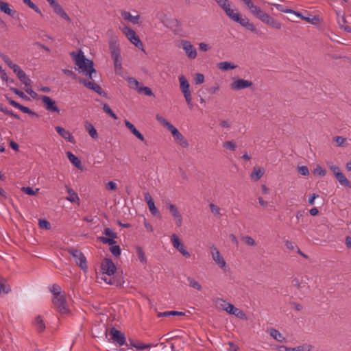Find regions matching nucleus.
<instances>
[{
	"instance_id": "nucleus-1",
	"label": "nucleus",
	"mask_w": 351,
	"mask_h": 351,
	"mask_svg": "<svg viewBox=\"0 0 351 351\" xmlns=\"http://www.w3.org/2000/svg\"><path fill=\"white\" fill-rule=\"evenodd\" d=\"M70 55L72 57L75 64L77 66V69L80 73H83L92 80L93 74L96 73L93 60L87 59L81 49H80L77 53L75 51H72Z\"/></svg>"
},
{
	"instance_id": "nucleus-2",
	"label": "nucleus",
	"mask_w": 351,
	"mask_h": 351,
	"mask_svg": "<svg viewBox=\"0 0 351 351\" xmlns=\"http://www.w3.org/2000/svg\"><path fill=\"white\" fill-rule=\"evenodd\" d=\"M109 49L111 58L114 62L115 71L122 69V58L119 45L117 39L112 38L109 40Z\"/></svg>"
},
{
	"instance_id": "nucleus-3",
	"label": "nucleus",
	"mask_w": 351,
	"mask_h": 351,
	"mask_svg": "<svg viewBox=\"0 0 351 351\" xmlns=\"http://www.w3.org/2000/svg\"><path fill=\"white\" fill-rule=\"evenodd\" d=\"M56 296H53L52 303L56 311L61 315L69 314L70 310L66 300V293H56Z\"/></svg>"
},
{
	"instance_id": "nucleus-4",
	"label": "nucleus",
	"mask_w": 351,
	"mask_h": 351,
	"mask_svg": "<svg viewBox=\"0 0 351 351\" xmlns=\"http://www.w3.org/2000/svg\"><path fill=\"white\" fill-rule=\"evenodd\" d=\"M66 250L74 258L75 263L81 268V269L86 272L87 271L88 266L86 258L84 254L80 250L73 247L67 248Z\"/></svg>"
},
{
	"instance_id": "nucleus-5",
	"label": "nucleus",
	"mask_w": 351,
	"mask_h": 351,
	"mask_svg": "<svg viewBox=\"0 0 351 351\" xmlns=\"http://www.w3.org/2000/svg\"><path fill=\"white\" fill-rule=\"evenodd\" d=\"M228 17L234 22L239 23L247 29L251 31L253 33L257 34L258 31L255 25L252 23H250V20L247 17H242L239 12L235 13L233 11L232 14H229Z\"/></svg>"
},
{
	"instance_id": "nucleus-6",
	"label": "nucleus",
	"mask_w": 351,
	"mask_h": 351,
	"mask_svg": "<svg viewBox=\"0 0 351 351\" xmlns=\"http://www.w3.org/2000/svg\"><path fill=\"white\" fill-rule=\"evenodd\" d=\"M221 302L224 303V304H221L222 308L223 310H225L227 313H228L230 315H234L238 318L246 319L247 317L245 313L239 308L235 307L233 304L226 302L225 300L222 299L217 298L215 301L216 305H218V302Z\"/></svg>"
},
{
	"instance_id": "nucleus-7",
	"label": "nucleus",
	"mask_w": 351,
	"mask_h": 351,
	"mask_svg": "<svg viewBox=\"0 0 351 351\" xmlns=\"http://www.w3.org/2000/svg\"><path fill=\"white\" fill-rule=\"evenodd\" d=\"M179 82L180 90L184 95L187 104L189 106H192L191 92L190 90V84L189 81L184 75H181L179 77Z\"/></svg>"
},
{
	"instance_id": "nucleus-8",
	"label": "nucleus",
	"mask_w": 351,
	"mask_h": 351,
	"mask_svg": "<svg viewBox=\"0 0 351 351\" xmlns=\"http://www.w3.org/2000/svg\"><path fill=\"white\" fill-rule=\"evenodd\" d=\"M109 335H110V339L114 342L118 343L119 346L125 345L128 346L129 345L126 343V338L121 331L116 329L112 327L110 328L109 331Z\"/></svg>"
},
{
	"instance_id": "nucleus-9",
	"label": "nucleus",
	"mask_w": 351,
	"mask_h": 351,
	"mask_svg": "<svg viewBox=\"0 0 351 351\" xmlns=\"http://www.w3.org/2000/svg\"><path fill=\"white\" fill-rule=\"evenodd\" d=\"M101 270L103 274L110 276L115 273L117 267L110 258H105L101 262Z\"/></svg>"
},
{
	"instance_id": "nucleus-10",
	"label": "nucleus",
	"mask_w": 351,
	"mask_h": 351,
	"mask_svg": "<svg viewBox=\"0 0 351 351\" xmlns=\"http://www.w3.org/2000/svg\"><path fill=\"white\" fill-rule=\"evenodd\" d=\"M104 234L108 237H99L98 240L100 242L104 244H108L110 245H114L117 243L114 239L117 238V234L114 232L112 229L109 228H105L104 230Z\"/></svg>"
},
{
	"instance_id": "nucleus-11",
	"label": "nucleus",
	"mask_w": 351,
	"mask_h": 351,
	"mask_svg": "<svg viewBox=\"0 0 351 351\" xmlns=\"http://www.w3.org/2000/svg\"><path fill=\"white\" fill-rule=\"evenodd\" d=\"M79 82L83 84L84 86H86V88L94 90L99 95L103 96L104 97H108L107 93L103 90V89L99 84L90 82L84 78H79Z\"/></svg>"
},
{
	"instance_id": "nucleus-12",
	"label": "nucleus",
	"mask_w": 351,
	"mask_h": 351,
	"mask_svg": "<svg viewBox=\"0 0 351 351\" xmlns=\"http://www.w3.org/2000/svg\"><path fill=\"white\" fill-rule=\"evenodd\" d=\"M171 241L172 242L173 246L178 250L184 257L189 258L190 257V253L186 250V247L181 242V240L179 237L173 234L171 237Z\"/></svg>"
},
{
	"instance_id": "nucleus-13",
	"label": "nucleus",
	"mask_w": 351,
	"mask_h": 351,
	"mask_svg": "<svg viewBox=\"0 0 351 351\" xmlns=\"http://www.w3.org/2000/svg\"><path fill=\"white\" fill-rule=\"evenodd\" d=\"M40 99H41V100L43 103V105L47 110L51 112H58V113L60 112V110H59L58 107L57 106L56 102L55 100H53L51 97L46 96V95L41 96Z\"/></svg>"
},
{
	"instance_id": "nucleus-14",
	"label": "nucleus",
	"mask_w": 351,
	"mask_h": 351,
	"mask_svg": "<svg viewBox=\"0 0 351 351\" xmlns=\"http://www.w3.org/2000/svg\"><path fill=\"white\" fill-rule=\"evenodd\" d=\"M181 44L187 57L189 59H195L197 57V50L189 40H182Z\"/></svg>"
},
{
	"instance_id": "nucleus-15",
	"label": "nucleus",
	"mask_w": 351,
	"mask_h": 351,
	"mask_svg": "<svg viewBox=\"0 0 351 351\" xmlns=\"http://www.w3.org/2000/svg\"><path fill=\"white\" fill-rule=\"evenodd\" d=\"M253 83L251 81L238 78L234 81L231 84V88L232 90H240L246 88H253Z\"/></svg>"
},
{
	"instance_id": "nucleus-16",
	"label": "nucleus",
	"mask_w": 351,
	"mask_h": 351,
	"mask_svg": "<svg viewBox=\"0 0 351 351\" xmlns=\"http://www.w3.org/2000/svg\"><path fill=\"white\" fill-rule=\"evenodd\" d=\"M0 10L14 19H19V13L14 10L10 9L9 3L7 2L0 1Z\"/></svg>"
},
{
	"instance_id": "nucleus-17",
	"label": "nucleus",
	"mask_w": 351,
	"mask_h": 351,
	"mask_svg": "<svg viewBox=\"0 0 351 351\" xmlns=\"http://www.w3.org/2000/svg\"><path fill=\"white\" fill-rule=\"evenodd\" d=\"M168 208L172 216L176 219V225L180 227L182 223V217L178 208L174 204H171L169 205Z\"/></svg>"
},
{
	"instance_id": "nucleus-18",
	"label": "nucleus",
	"mask_w": 351,
	"mask_h": 351,
	"mask_svg": "<svg viewBox=\"0 0 351 351\" xmlns=\"http://www.w3.org/2000/svg\"><path fill=\"white\" fill-rule=\"evenodd\" d=\"M211 253L213 260L219 265V266L221 268L225 267L226 263L223 258L221 256L219 250L216 247H214L212 250Z\"/></svg>"
},
{
	"instance_id": "nucleus-19",
	"label": "nucleus",
	"mask_w": 351,
	"mask_h": 351,
	"mask_svg": "<svg viewBox=\"0 0 351 351\" xmlns=\"http://www.w3.org/2000/svg\"><path fill=\"white\" fill-rule=\"evenodd\" d=\"M164 337H167V341H171V340L174 341L173 342L169 343L171 351H178V350H176V349L178 348V347L180 346V343L181 342L180 339H176L171 332H168L166 335H165L163 337H162L160 338V339H162Z\"/></svg>"
},
{
	"instance_id": "nucleus-20",
	"label": "nucleus",
	"mask_w": 351,
	"mask_h": 351,
	"mask_svg": "<svg viewBox=\"0 0 351 351\" xmlns=\"http://www.w3.org/2000/svg\"><path fill=\"white\" fill-rule=\"evenodd\" d=\"M124 123H125V125L126 126V128L130 130V131L138 138L139 139L140 141H145V138L143 136V135L138 131L136 130V128H135V126L132 123H130L129 121L128 120H125L124 121Z\"/></svg>"
},
{
	"instance_id": "nucleus-21",
	"label": "nucleus",
	"mask_w": 351,
	"mask_h": 351,
	"mask_svg": "<svg viewBox=\"0 0 351 351\" xmlns=\"http://www.w3.org/2000/svg\"><path fill=\"white\" fill-rule=\"evenodd\" d=\"M174 140L182 147H187L189 146L188 141L183 135L177 130L172 134Z\"/></svg>"
},
{
	"instance_id": "nucleus-22",
	"label": "nucleus",
	"mask_w": 351,
	"mask_h": 351,
	"mask_svg": "<svg viewBox=\"0 0 351 351\" xmlns=\"http://www.w3.org/2000/svg\"><path fill=\"white\" fill-rule=\"evenodd\" d=\"M128 341L130 342V346L131 347L135 348L138 350H142L152 347L151 344H145L138 340H134L130 338L128 339Z\"/></svg>"
},
{
	"instance_id": "nucleus-23",
	"label": "nucleus",
	"mask_w": 351,
	"mask_h": 351,
	"mask_svg": "<svg viewBox=\"0 0 351 351\" xmlns=\"http://www.w3.org/2000/svg\"><path fill=\"white\" fill-rule=\"evenodd\" d=\"M66 156L69 161L78 169L82 170L83 166L82 165V162L80 160L75 156L73 154H72L71 152H66Z\"/></svg>"
},
{
	"instance_id": "nucleus-24",
	"label": "nucleus",
	"mask_w": 351,
	"mask_h": 351,
	"mask_svg": "<svg viewBox=\"0 0 351 351\" xmlns=\"http://www.w3.org/2000/svg\"><path fill=\"white\" fill-rule=\"evenodd\" d=\"M215 1L223 10L228 16L234 11L230 9V2L229 0H215Z\"/></svg>"
},
{
	"instance_id": "nucleus-25",
	"label": "nucleus",
	"mask_w": 351,
	"mask_h": 351,
	"mask_svg": "<svg viewBox=\"0 0 351 351\" xmlns=\"http://www.w3.org/2000/svg\"><path fill=\"white\" fill-rule=\"evenodd\" d=\"M269 335L272 337L275 340L278 342H287L286 338L283 337V335L276 329L270 328L269 330Z\"/></svg>"
},
{
	"instance_id": "nucleus-26",
	"label": "nucleus",
	"mask_w": 351,
	"mask_h": 351,
	"mask_svg": "<svg viewBox=\"0 0 351 351\" xmlns=\"http://www.w3.org/2000/svg\"><path fill=\"white\" fill-rule=\"evenodd\" d=\"M121 16L125 20H128L133 24H138L140 19L139 15L132 16L129 12H122Z\"/></svg>"
},
{
	"instance_id": "nucleus-27",
	"label": "nucleus",
	"mask_w": 351,
	"mask_h": 351,
	"mask_svg": "<svg viewBox=\"0 0 351 351\" xmlns=\"http://www.w3.org/2000/svg\"><path fill=\"white\" fill-rule=\"evenodd\" d=\"M335 178L342 186L351 188V182L347 179L341 171L337 173Z\"/></svg>"
},
{
	"instance_id": "nucleus-28",
	"label": "nucleus",
	"mask_w": 351,
	"mask_h": 351,
	"mask_svg": "<svg viewBox=\"0 0 351 351\" xmlns=\"http://www.w3.org/2000/svg\"><path fill=\"white\" fill-rule=\"evenodd\" d=\"M265 170L261 167H254L253 171L251 173L252 179L257 181L264 175Z\"/></svg>"
},
{
	"instance_id": "nucleus-29",
	"label": "nucleus",
	"mask_w": 351,
	"mask_h": 351,
	"mask_svg": "<svg viewBox=\"0 0 351 351\" xmlns=\"http://www.w3.org/2000/svg\"><path fill=\"white\" fill-rule=\"evenodd\" d=\"M300 17L302 20H304L313 25H317L320 22L319 16L318 15H311L308 14V16H304L301 14V16H298Z\"/></svg>"
},
{
	"instance_id": "nucleus-30",
	"label": "nucleus",
	"mask_w": 351,
	"mask_h": 351,
	"mask_svg": "<svg viewBox=\"0 0 351 351\" xmlns=\"http://www.w3.org/2000/svg\"><path fill=\"white\" fill-rule=\"evenodd\" d=\"M67 193L69 196L66 198V200L71 202H77L80 201V198L77 193L75 192L73 189L70 187L66 186Z\"/></svg>"
},
{
	"instance_id": "nucleus-31",
	"label": "nucleus",
	"mask_w": 351,
	"mask_h": 351,
	"mask_svg": "<svg viewBox=\"0 0 351 351\" xmlns=\"http://www.w3.org/2000/svg\"><path fill=\"white\" fill-rule=\"evenodd\" d=\"M34 325L37 327V330L39 332L44 331L45 329V324L43 317L40 315H38L34 320Z\"/></svg>"
},
{
	"instance_id": "nucleus-32",
	"label": "nucleus",
	"mask_w": 351,
	"mask_h": 351,
	"mask_svg": "<svg viewBox=\"0 0 351 351\" xmlns=\"http://www.w3.org/2000/svg\"><path fill=\"white\" fill-rule=\"evenodd\" d=\"M185 313L182 311H165L163 313H158V317H167L169 316H182L184 315Z\"/></svg>"
},
{
	"instance_id": "nucleus-33",
	"label": "nucleus",
	"mask_w": 351,
	"mask_h": 351,
	"mask_svg": "<svg viewBox=\"0 0 351 351\" xmlns=\"http://www.w3.org/2000/svg\"><path fill=\"white\" fill-rule=\"evenodd\" d=\"M85 128L88 131L89 135L94 139L98 137L97 132L93 124L89 122H85Z\"/></svg>"
},
{
	"instance_id": "nucleus-34",
	"label": "nucleus",
	"mask_w": 351,
	"mask_h": 351,
	"mask_svg": "<svg viewBox=\"0 0 351 351\" xmlns=\"http://www.w3.org/2000/svg\"><path fill=\"white\" fill-rule=\"evenodd\" d=\"M218 68L222 71H228L237 68V65L229 62H221L217 65Z\"/></svg>"
},
{
	"instance_id": "nucleus-35",
	"label": "nucleus",
	"mask_w": 351,
	"mask_h": 351,
	"mask_svg": "<svg viewBox=\"0 0 351 351\" xmlns=\"http://www.w3.org/2000/svg\"><path fill=\"white\" fill-rule=\"evenodd\" d=\"M276 8H277L278 10L282 12H285V13H289V14H292L295 16H301V13L300 12H295L293 10H291V9H288V8H286L285 5H280V4H276L275 5Z\"/></svg>"
},
{
	"instance_id": "nucleus-36",
	"label": "nucleus",
	"mask_w": 351,
	"mask_h": 351,
	"mask_svg": "<svg viewBox=\"0 0 351 351\" xmlns=\"http://www.w3.org/2000/svg\"><path fill=\"white\" fill-rule=\"evenodd\" d=\"M10 291V287L6 284V280L0 276V294L8 293Z\"/></svg>"
},
{
	"instance_id": "nucleus-37",
	"label": "nucleus",
	"mask_w": 351,
	"mask_h": 351,
	"mask_svg": "<svg viewBox=\"0 0 351 351\" xmlns=\"http://www.w3.org/2000/svg\"><path fill=\"white\" fill-rule=\"evenodd\" d=\"M136 252L138 255L139 261L142 263H147V258L145 256L143 247L141 246H136Z\"/></svg>"
},
{
	"instance_id": "nucleus-38",
	"label": "nucleus",
	"mask_w": 351,
	"mask_h": 351,
	"mask_svg": "<svg viewBox=\"0 0 351 351\" xmlns=\"http://www.w3.org/2000/svg\"><path fill=\"white\" fill-rule=\"evenodd\" d=\"M311 349H312V346L304 344L302 346H299L296 348H286V351H311Z\"/></svg>"
},
{
	"instance_id": "nucleus-39",
	"label": "nucleus",
	"mask_w": 351,
	"mask_h": 351,
	"mask_svg": "<svg viewBox=\"0 0 351 351\" xmlns=\"http://www.w3.org/2000/svg\"><path fill=\"white\" fill-rule=\"evenodd\" d=\"M17 77L25 86H31V80L24 71L20 73Z\"/></svg>"
},
{
	"instance_id": "nucleus-40",
	"label": "nucleus",
	"mask_w": 351,
	"mask_h": 351,
	"mask_svg": "<svg viewBox=\"0 0 351 351\" xmlns=\"http://www.w3.org/2000/svg\"><path fill=\"white\" fill-rule=\"evenodd\" d=\"M137 92L140 94H143L147 96H154V95L152 89L148 86H142V84L141 85L139 88H138Z\"/></svg>"
},
{
	"instance_id": "nucleus-41",
	"label": "nucleus",
	"mask_w": 351,
	"mask_h": 351,
	"mask_svg": "<svg viewBox=\"0 0 351 351\" xmlns=\"http://www.w3.org/2000/svg\"><path fill=\"white\" fill-rule=\"evenodd\" d=\"M187 282H188V285L190 287H191L197 290H199V291L202 290V285L197 280H195L193 278L188 277Z\"/></svg>"
},
{
	"instance_id": "nucleus-42",
	"label": "nucleus",
	"mask_w": 351,
	"mask_h": 351,
	"mask_svg": "<svg viewBox=\"0 0 351 351\" xmlns=\"http://www.w3.org/2000/svg\"><path fill=\"white\" fill-rule=\"evenodd\" d=\"M128 82L130 86V87L136 91H138V88L141 86L142 84L138 82L134 77H129L128 78Z\"/></svg>"
},
{
	"instance_id": "nucleus-43",
	"label": "nucleus",
	"mask_w": 351,
	"mask_h": 351,
	"mask_svg": "<svg viewBox=\"0 0 351 351\" xmlns=\"http://www.w3.org/2000/svg\"><path fill=\"white\" fill-rule=\"evenodd\" d=\"M0 111L3 112L5 114L8 115L10 117H14L15 119H19L20 117L17 114H15L12 110L4 108L2 104H0Z\"/></svg>"
},
{
	"instance_id": "nucleus-44",
	"label": "nucleus",
	"mask_w": 351,
	"mask_h": 351,
	"mask_svg": "<svg viewBox=\"0 0 351 351\" xmlns=\"http://www.w3.org/2000/svg\"><path fill=\"white\" fill-rule=\"evenodd\" d=\"M10 90L12 92H13L14 93H15L19 97H20L21 98H22V99H25L26 101H29L30 100V98L29 97H27L23 91L19 90L16 88L11 87L10 88Z\"/></svg>"
},
{
	"instance_id": "nucleus-45",
	"label": "nucleus",
	"mask_w": 351,
	"mask_h": 351,
	"mask_svg": "<svg viewBox=\"0 0 351 351\" xmlns=\"http://www.w3.org/2000/svg\"><path fill=\"white\" fill-rule=\"evenodd\" d=\"M147 206H148V207H149V209L150 213H151L154 216L160 217V212L158 211V208L156 207V206H155V204H154V201H153L152 202H151V203H149V204H147Z\"/></svg>"
},
{
	"instance_id": "nucleus-46",
	"label": "nucleus",
	"mask_w": 351,
	"mask_h": 351,
	"mask_svg": "<svg viewBox=\"0 0 351 351\" xmlns=\"http://www.w3.org/2000/svg\"><path fill=\"white\" fill-rule=\"evenodd\" d=\"M23 3H25L28 7L34 10L36 12L42 16V12L38 7L34 4L31 0H23Z\"/></svg>"
},
{
	"instance_id": "nucleus-47",
	"label": "nucleus",
	"mask_w": 351,
	"mask_h": 351,
	"mask_svg": "<svg viewBox=\"0 0 351 351\" xmlns=\"http://www.w3.org/2000/svg\"><path fill=\"white\" fill-rule=\"evenodd\" d=\"M103 110L106 114H108L112 119H114L115 120L118 119L117 116L114 113V112L111 110V108L107 104H103Z\"/></svg>"
},
{
	"instance_id": "nucleus-48",
	"label": "nucleus",
	"mask_w": 351,
	"mask_h": 351,
	"mask_svg": "<svg viewBox=\"0 0 351 351\" xmlns=\"http://www.w3.org/2000/svg\"><path fill=\"white\" fill-rule=\"evenodd\" d=\"M21 191L29 195H36L38 193V189L35 191L30 186H23L21 188Z\"/></svg>"
},
{
	"instance_id": "nucleus-49",
	"label": "nucleus",
	"mask_w": 351,
	"mask_h": 351,
	"mask_svg": "<svg viewBox=\"0 0 351 351\" xmlns=\"http://www.w3.org/2000/svg\"><path fill=\"white\" fill-rule=\"evenodd\" d=\"M267 25H268L276 29H280L282 27L281 23H279L278 21H276L271 16L270 17L269 20L268 21V23Z\"/></svg>"
},
{
	"instance_id": "nucleus-50",
	"label": "nucleus",
	"mask_w": 351,
	"mask_h": 351,
	"mask_svg": "<svg viewBox=\"0 0 351 351\" xmlns=\"http://www.w3.org/2000/svg\"><path fill=\"white\" fill-rule=\"evenodd\" d=\"M127 38L130 40V41H132V38L136 36V34L134 29L130 27H125V30L124 31Z\"/></svg>"
},
{
	"instance_id": "nucleus-51",
	"label": "nucleus",
	"mask_w": 351,
	"mask_h": 351,
	"mask_svg": "<svg viewBox=\"0 0 351 351\" xmlns=\"http://www.w3.org/2000/svg\"><path fill=\"white\" fill-rule=\"evenodd\" d=\"M335 140L337 143V145L339 147H346L348 145L347 139L342 136H335Z\"/></svg>"
},
{
	"instance_id": "nucleus-52",
	"label": "nucleus",
	"mask_w": 351,
	"mask_h": 351,
	"mask_svg": "<svg viewBox=\"0 0 351 351\" xmlns=\"http://www.w3.org/2000/svg\"><path fill=\"white\" fill-rule=\"evenodd\" d=\"M110 251L115 256L119 257L121 255V250L119 245H112L110 247Z\"/></svg>"
},
{
	"instance_id": "nucleus-53",
	"label": "nucleus",
	"mask_w": 351,
	"mask_h": 351,
	"mask_svg": "<svg viewBox=\"0 0 351 351\" xmlns=\"http://www.w3.org/2000/svg\"><path fill=\"white\" fill-rule=\"evenodd\" d=\"M18 109H19L20 110H21L24 113H26V114H30V115H34V116H36V117H38V114L37 113H36L35 112L32 111L28 107L24 106L21 105V104L19 106V108H18Z\"/></svg>"
},
{
	"instance_id": "nucleus-54",
	"label": "nucleus",
	"mask_w": 351,
	"mask_h": 351,
	"mask_svg": "<svg viewBox=\"0 0 351 351\" xmlns=\"http://www.w3.org/2000/svg\"><path fill=\"white\" fill-rule=\"evenodd\" d=\"M38 225L41 229L49 230L51 228V223L46 219H39Z\"/></svg>"
},
{
	"instance_id": "nucleus-55",
	"label": "nucleus",
	"mask_w": 351,
	"mask_h": 351,
	"mask_svg": "<svg viewBox=\"0 0 351 351\" xmlns=\"http://www.w3.org/2000/svg\"><path fill=\"white\" fill-rule=\"evenodd\" d=\"M130 42L132 44H134L137 48L142 50L143 49V44L137 35L134 36V38H132V41Z\"/></svg>"
},
{
	"instance_id": "nucleus-56",
	"label": "nucleus",
	"mask_w": 351,
	"mask_h": 351,
	"mask_svg": "<svg viewBox=\"0 0 351 351\" xmlns=\"http://www.w3.org/2000/svg\"><path fill=\"white\" fill-rule=\"evenodd\" d=\"M314 174L319 176H324L326 174V171L323 169L321 166L317 165L315 169L313 171Z\"/></svg>"
},
{
	"instance_id": "nucleus-57",
	"label": "nucleus",
	"mask_w": 351,
	"mask_h": 351,
	"mask_svg": "<svg viewBox=\"0 0 351 351\" xmlns=\"http://www.w3.org/2000/svg\"><path fill=\"white\" fill-rule=\"evenodd\" d=\"M55 130L58 133V134L64 138L69 133V131L60 126H56Z\"/></svg>"
},
{
	"instance_id": "nucleus-58",
	"label": "nucleus",
	"mask_w": 351,
	"mask_h": 351,
	"mask_svg": "<svg viewBox=\"0 0 351 351\" xmlns=\"http://www.w3.org/2000/svg\"><path fill=\"white\" fill-rule=\"evenodd\" d=\"M242 240L245 242L247 245L255 246L256 243L253 238L250 236H245L242 237Z\"/></svg>"
},
{
	"instance_id": "nucleus-59",
	"label": "nucleus",
	"mask_w": 351,
	"mask_h": 351,
	"mask_svg": "<svg viewBox=\"0 0 351 351\" xmlns=\"http://www.w3.org/2000/svg\"><path fill=\"white\" fill-rule=\"evenodd\" d=\"M50 291L53 294V296H56V293H64V291H62L61 290V287L56 285V284H54L51 287H50Z\"/></svg>"
},
{
	"instance_id": "nucleus-60",
	"label": "nucleus",
	"mask_w": 351,
	"mask_h": 351,
	"mask_svg": "<svg viewBox=\"0 0 351 351\" xmlns=\"http://www.w3.org/2000/svg\"><path fill=\"white\" fill-rule=\"evenodd\" d=\"M102 279L108 284L109 285H117V286H119V285H121V282L117 280H115L114 278H102Z\"/></svg>"
},
{
	"instance_id": "nucleus-61",
	"label": "nucleus",
	"mask_w": 351,
	"mask_h": 351,
	"mask_svg": "<svg viewBox=\"0 0 351 351\" xmlns=\"http://www.w3.org/2000/svg\"><path fill=\"white\" fill-rule=\"evenodd\" d=\"M291 284L293 287H295L299 291H301L303 286L302 282L298 278H293L291 280Z\"/></svg>"
},
{
	"instance_id": "nucleus-62",
	"label": "nucleus",
	"mask_w": 351,
	"mask_h": 351,
	"mask_svg": "<svg viewBox=\"0 0 351 351\" xmlns=\"http://www.w3.org/2000/svg\"><path fill=\"white\" fill-rule=\"evenodd\" d=\"M194 80L195 84H201L204 82V75L202 73H196Z\"/></svg>"
},
{
	"instance_id": "nucleus-63",
	"label": "nucleus",
	"mask_w": 351,
	"mask_h": 351,
	"mask_svg": "<svg viewBox=\"0 0 351 351\" xmlns=\"http://www.w3.org/2000/svg\"><path fill=\"white\" fill-rule=\"evenodd\" d=\"M63 73L66 74L68 76H71L74 80H76L79 82V78H81L80 77H78L76 73H75L73 71L69 70V69H63Z\"/></svg>"
},
{
	"instance_id": "nucleus-64",
	"label": "nucleus",
	"mask_w": 351,
	"mask_h": 351,
	"mask_svg": "<svg viewBox=\"0 0 351 351\" xmlns=\"http://www.w3.org/2000/svg\"><path fill=\"white\" fill-rule=\"evenodd\" d=\"M223 146L226 148V149H228L230 150H232V151H234L235 149H236V145L235 143L232 141H226Z\"/></svg>"
}]
</instances>
